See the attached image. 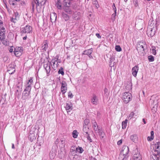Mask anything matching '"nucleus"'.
<instances>
[{
    "label": "nucleus",
    "mask_w": 160,
    "mask_h": 160,
    "mask_svg": "<svg viewBox=\"0 0 160 160\" xmlns=\"http://www.w3.org/2000/svg\"><path fill=\"white\" fill-rule=\"evenodd\" d=\"M155 150L150 156V160H160V142H158L155 145Z\"/></svg>",
    "instance_id": "1"
},
{
    "label": "nucleus",
    "mask_w": 160,
    "mask_h": 160,
    "mask_svg": "<svg viewBox=\"0 0 160 160\" xmlns=\"http://www.w3.org/2000/svg\"><path fill=\"white\" fill-rule=\"evenodd\" d=\"M146 47V45L144 43L140 42L137 43V49L140 55H144L145 53L144 50Z\"/></svg>",
    "instance_id": "2"
},
{
    "label": "nucleus",
    "mask_w": 160,
    "mask_h": 160,
    "mask_svg": "<svg viewBox=\"0 0 160 160\" xmlns=\"http://www.w3.org/2000/svg\"><path fill=\"white\" fill-rule=\"evenodd\" d=\"M131 94L128 92L124 93L122 94V99L125 103H127L132 99Z\"/></svg>",
    "instance_id": "3"
},
{
    "label": "nucleus",
    "mask_w": 160,
    "mask_h": 160,
    "mask_svg": "<svg viewBox=\"0 0 160 160\" xmlns=\"http://www.w3.org/2000/svg\"><path fill=\"white\" fill-rule=\"evenodd\" d=\"M46 1L44 0V2L42 0L40 2H39V0H32V9L33 10L35 9V8H37L38 7L40 6L44 5Z\"/></svg>",
    "instance_id": "4"
},
{
    "label": "nucleus",
    "mask_w": 160,
    "mask_h": 160,
    "mask_svg": "<svg viewBox=\"0 0 160 160\" xmlns=\"http://www.w3.org/2000/svg\"><path fill=\"white\" fill-rule=\"evenodd\" d=\"M51 62L48 61L44 62L43 67L46 71L48 76L51 72Z\"/></svg>",
    "instance_id": "5"
},
{
    "label": "nucleus",
    "mask_w": 160,
    "mask_h": 160,
    "mask_svg": "<svg viewBox=\"0 0 160 160\" xmlns=\"http://www.w3.org/2000/svg\"><path fill=\"white\" fill-rule=\"evenodd\" d=\"M65 5L67 6L64 8L65 12L68 14H72L73 13V12L71 10V9L69 8V5L70 4V2L69 0H65Z\"/></svg>",
    "instance_id": "6"
},
{
    "label": "nucleus",
    "mask_w": 160,
    "mask_h": 160,
    "mask_svg": "<svg viewBox=\"0 0 160 160\" xmlns=\"http://www.w3.org/2000/svg\"><path fill=\"white\" fill-rule=\"evenodd\" d=\"M32 28L30 25H26L22 29L21 32L22 33H29L31 32Z\"/></svg>",
    "instance_id": "7"
},
{
    "label": "nucleus",
    "mask_w": 160,
    "mask_h": 160,
    "mask_svg": "<svg viewBox=\"0 0 160 160\" xmlns=\"http://www.w3.org/2000/svg\"><path fill=\"white\" fill-rule=\"evenodd\" d=\"M14 54L16 57L20 56L22 54L23 50L21 47H17L14 49Z\"/></svg>",
    "instance_id": "8"
},
{
    "label": "nucleus",
    "mask_w": 160,
    "mask_h": 160,
    "mask_svg": "<svg viewBox=\"0 0 160 160\" xmlns=\"http://www.w3.org/2000/svg\"><path fill=\"white\" fill-rule=\"evenodd\" d=\"M156 28H151V27L148 28L147 31V34L149 37H152L153 36L156 31Z\"/></svg>",
    "instance_id": "9"
},
{
    "label": "nucleus",
    "mask_w": 160,
    "mask_h": 160,
    "mask_svg": "<svg viewBox=\"0 0 160 160\" xmlns=\"http://www.w3.org/2000/svg\"><path fill=\"white\" fill-rule=\"evenodd\" d=\"M129 152L128 147L126 146H124L122 148L120 153L127 156Z\"/></svg>",
    "instance_id": "10"
},
{
    "label": "nucleus",
    "mask_w": 160,
    "mask_h": 160,
    "mask_svg": "<svg viewBox=\"0 0 160 160\" xmlns=\"http://www.w3.org/2000/svg\"><path fill=\"white\" fill-rule=\"evenodd\" d=\"M30 94V92L24 91L22 93V98L24 100L28 99Z\"/></svg>",
    "instance_id": "11"
},
{
    "label": "nucleus",
    "mask_w": 160,
    "mask_h": 160,
    "mask_svg": "<svg viewBox=\"0 0 160 160\" xmlns=\"http://www.w3.org/2000/svg\"><path fill=\"white\" fill-rule=\"evenodd\" d=\"M65 108L67 112H70L73 108L71 102H68L67 103Z\"/></svg>",
    "instance_id": "12"
},
{
    "label": "nucleus",
    "mask_w": 160,
    "mask_h": 160,
    "mask_svg": "<svg viewBox=\"0 0 160 160\" xmlns=\"http://www.w3.org/2000/svg\"><path fill=\"white\" fill-rule=\"evenodd\" d=\"M151 27V28H156V22L152 19H150L148 22V28Z\"/></svg>",
    "instance_id": "13"
},
{
    "label": "nucleus",
    "mask_w": 160,
    "mask_h": 160,
    "mask_svg": "<svg viewBox=\"0 0 160 160\" xmlns=\"http://www.w3.org/2000/svg\"><path fill=\"white\" fill-rule=\"evenodd\" d=\"M138 70V67L137 66H135L132 69V73L133 75L135 77L137 76V72Z\"/></svg>",
    "instance_id": "14"
},
{
    "label": "nucleus",
    "mask_w": 160,
    "mask_h": 160,
    "mask_svg": "<svg viewBox=\"0 0 160 160\" xmlns=\"http://www.w3.org/2000/svg\"><path fill=\"white\" fill-rule=\"evenodd\" d=\"M133 160H142V158L140 153L135 154L133 156Z\"/></svg>",
    "instance_id": "15"
},
{
    "label": "nucleus",
    "mask_w": 160,
    "mask_h": 160,
    "mask_svg": "<svg viewBox=\"0 0 160 160\" xmlns=\"http://www.w3.org/2000/svg\"><path fill=\"white\" fill-rule=\"evenodd\" d=\"M48 47V43L46 41H44L42 44L41 48L43 52L45 51L47 49Z\"/></svg>",
    "instance_id": "16"
},
{
    "label": "nucleus",
    "mask_w": 160,
    "mask_h": 160,
    "mask_svg": "<svg viewBox=\"0 0 160 160\" xmlns=\"http://www.w3.org/2000/svg\"><path fill=\"white\" fill-rule=\"evenodd\" d=\"M33 83V80L32 78H31L29 80L27 81L26 84L25 85L28 87H30V88H32V85Z\"/></svg>",
    "instance_id": "17"
},
{
    "label": "nucleus",
    "mask_w": 160,
    "mask_h": 160,
    "mask_svg": "<svg viewBox=\"0 0 160 160\" xmlns=\"http://www.w3.org/2000/svg\"><path fill=\"white\" fill-rule=\"evenodd\" d=\"M57 18V15L55 13H53L50 14V19L51 22H54L56 21Z\"/></svg>",
    "instance_id": "18"
},
{
    "label": "nucleus",
    "mask_w": 160,
    "mask_h": 160,
    "mask_svg": "<svg viewBox=\"0 0 160 160\" xmlns=\"http://www.w3.org/2000/svg\"><path fill=\"white\" fill-rule=\"evenodd\" d=\"M98 99L97 96L95 95H93L92 98L91 102L93 104H97L98 103Z\"/></svg>",
    "instance_id": "19"
},
{
    "label": "nucleus",
    "mask_w": 160,
    "mask_h": 160,
    "mask_svg": "<svg viewBox=\"0 0 160 160\" xmlns=\"http://www.w3.org/2000/svg\"><path fill=\"white\" fill-rule=\"evenodd\" d=\"M115 60L114 57L113 56H111L110 58V66L112 67L114 66L115 62H112Z\"/></svg>",
    "instance_id": "20"
},
{
    "label": "nucleus",
    "mask_w": 160,
    "mask_h": 160,
    "mask_svg": "<svg viewBox=\"0 0 160 160\" xmlns=\"http://www.w3.org/2000/svg\"><path fill=\"white\" fill-rule=\"evenodd\" d=\"M89 128L87 127L86 126L84 125V128L83 129V134L86 136L87 134H88V132L89 131Z\"/></svg>",
    "instance_id": "21"
},
{
    "label": "nucleus",
    "mask_w": 160,
    "mask_h": 160,
    "mask_svg": "<svg viewBox=\"0 0 160 160\" xmlns=\"http://www.w3.org/2000/svg\"><path fill=\"white\" fill-rule=\"evenodd\" d=\"M130 139L133 142H136L138 140V137L136 135H132L130 136Z\"/></svg>",
    "instance_id": "22"
},
{
    "label": "nucleus",
    "mask_w": 160,
    "mask_h": 160,
    "mask_svg": "<svg viewBox=\"0 0 160 160\" xmlns=\"http://www.w3.org/2000/svg\"><path fill=\"white\" fill-rule=\"evenodd\" d=\"M127 157V156L120 153L119 155L118 159L119 160H126Z\"/></svg>",
    "instance_id": "23"
},
{
    "label": "nucleus",
    "mask_w": 160,
    "mask_h": 160,
    "mask_svg": "<svg viewBox=\"0 0 160 160\" xmlns=\"http://www.w3.org/2000/svg\"><path fill=\"white\" fill-rule=\"evenodd\" d=\"M62 17L66 21H68L69 19V16L64 12L62 13Z\"/></svg>",
    "instance_id": "24"
},
{
    "label": "nucleus",
    "mask_w": 160,
    "mask_h": 160,
    "mask_svg": "<svg viewBox=\"0 0 160 160\" xmlns=\"http://www.w3.org/2000/svg\"><path fill=\"white\" fill-rule=\"evenodd\" d=\"M99 136L101 138H104L105 136L104 132L102 130H99L98 132Z\"/></svg>",
    "instance_id": "25"
},
{
    "label": "nucleus",
    "mask_w": 160,
    "mask_h": 160,
    "mask_svg": "<svg viewBox=\"0 0 160 160\" xmlns=\"http://www.w3.org/2000/svg\"><path fill=\"white\" fill-rule=\"evenodd\" d=\"M93 49L92 48H91L85 51V54L88 55L89 57H90V55H91L92 53V52Z\"/></svg>",
    "instance_id": "26"
},
{
    "label": "nucleus",
    "mask_w": 160,
    "mask_h": 160,
    "mask_svg": "<svg viewBox=\"0 0 160 160\" xmlns=\"http://www.w3.org/2000/svg\"><path fill=\"white\" fill-rule=\"evenodd\" d=\"M128 122V120L127 119H126L124 121L122 122V128L123 129H125L126 128Z\"/></svg>",
    "instance_id": "27"
},
{
    "label": "nucleus",
    "mask_w": 160,
    "mask_h": 160,
    "mask_svg": "<svg viewBox=\"0 0 160 160\" xmlns=\"http://www.w3.org/2000/svg\"><path fill=\"white\" fill-rule=\"evenodd\" d=\"M10 68V67H9L8 68V72L10 74H13L14 72H15V68H11V69H9V68Z\"/></svg>",
    "instance_id": "28"
},
{
    "label": "nucleus",
    "mask_w": 160,
    "mask_h": 160,
    "mask_svg": "<svg viewBox=\"0 0 160 160\" xmlns=\"http://www.w3.org/2000/svg\"><path fill=\"white\" fill-rule=\"evenodd\" d=\"M60 0H58L57 2L56 3V6L59 9H60L61 8V3L60 2Z\"/></svg>",
    "instance_id": "29"
},
{
    "label": "nucleus",
    "mask_w": 160,
    "mask_h": 160,
    "mask_svg": "<svg viewBox=\"0 0 160 160\" xmlns=\"http://www.w3.org/2000/svg\"><path fill=\"white\" fill-rule=\"evenodd\" d=\"M77 152L80 153H82L83 151V150L82 147H78L76 149Z\"/></svg>",
    "instance_id": "30"
},
{
    "label": "nucleus",
    "mask_w": 160,
    "mask_h": 160,
    "mask_svg": "<svg viewBox=\"0 0 160 160\" xmlns=\"http://www.w3.org/2000/svg\"><path fill=\"white\" fill-rule=\"evenodd\" d=\"M92 128L95 131H97L98 132L99 130H100L98 128V126L97 123H96V125H95V124H93Z\"/></svg>",
    "instance_id": "31"
},
{
    "label": "nucleus",
    "mask_w": 160,
    "mask_h": 160,
    "mask_svg": "<svg viewBox=\"0 0 160 160\" xmlns=\"http://www.w3.org/2000/svg\"><path fill=\"white\" fill-rule=\"evenodd\" d=\"M65 140H61V142L60 143V147L61 148H64L65 147Z\"/></svg>",
    "instance_id": "32"
},
{
    "label": "nucleus",
    "mask_w": 160,
    "mask_h": 160,
    "mask_svg": "<svg viewBox=\"0 0 160 160\" xmlns=\"http://www.w3.org/2000/svg\"><path fill=\"white\" fill-rule=\"evenodd\" d=\"M5 28L3 27L1 28V30H0V36H3L5 34Z\"/></svg>",
    "instance_id": "33"
},
{
    "label": "nucleus",
    "mask_w": 160,
    "mask_h": 160,
    "mask_svg": "<svg viewBox=\"0 0 160 160\" xmlns=\"http://www.w3.org/2000/svg\"><path fill=\"white\" fill-rule=\"evenodd\" d=\"M72 136L74 138H76L78 136V132L76 130H74L72 132Z\"/></svg>",
    "instance_id": "34"
},
{
    "label": "nucleus",
    "mask_w": 160,
    "mask_h": 160,
    "mask_svg": "<svg viewBox=\"0 0 160 160\" xmlns=\"http://www.w3.org/2000/svg\"><path fill=\"white\" fill-rule=\"evenodd\" d=\"M55 61L56 62V61H54L53 62V61H52L53 65L52 66V68L54 70H55L58 67L57 64L55 63Z\"/></svg>",
    "instance_id": "35"
},
{
    "label": "nucleus",
    "mask_w": 160,
    "mask_h": 160,
    "mask_svg": "<svg viewBox=\"0 0 160 160\" xmlns=\"http://www.w3.org/2000/svg\"><path fill=\"white\" fill-rule=\"evenodd\" d=\"M18 19L16 17H14L13 16L11 19V21L12 22H13L14 23L18 21Z\"/></svg>",
    "instance_id": "36"
},
{
    "label": "nucleus",
    "mask_w": 160,
    "mask_h": 160,
    "mask_svg": "<svg viewBox=\"0 0 160 160\" xmlns=\"http://www.w3.org/2000/svg\"><path fill=\"white\" fill-rule=\"evenodd\" d=\"M58 74H61L62 75H63L64 74V72L63 71V69L61 67L59 71H58Z\"/></svg>",
    "instance_id": "37"
},
{
    "label": "nucleus",
    "mask_w": 160,
    "mask_h": 160,
    "mask_svg": "<svg viewBox=\"0 0 160 160\" xmlns=\"http://www.w3.org/2000/svg\"><path fill=\"white\" fill-rule=\"evenodd\" d=\"M67 87L61 88V91L62 94L66 92Z\"/></svg>",
    "instance_id": "38"
},
{
    "label": "nucleus",
    "mask_w": 160,
    "mask_h": 160,
    "mask_svg": "<svg viewBox=\"0 0 160 160\" xmlns=\"http://www.w3.org/2000/svg\"><path fill=\"white\" fill-rule=\"evenodd\" d=\"M148 58L149 62H152L154 61V58L151 55L149 56Z\"/></svg>",
    "instance_id": "39"
},
{
    "label": "nucleus",
    "mask_w": 160,
    "mask_h": 160,
    "mask_svg": "<svg viewBox=\"0 0 160 160\" xmlns=\"http://www.w3.org/2000/svg\"><path fill=\"white\" fill-rule=\"evenodd\" d=\"M115 49L116 51L120 52L122 50L121 48L119 45H116L115 47Z\"/></svg>",
    "instance_id": "40"
},
{
    "label": "nucleus",
    "mask_w": 160,
    "mask_h": 160,
    "mask_svg": "<svg viewBox=\"0 0 160 160\" xmlns=\"http://www.w3.org/2000/svg\"><path fill=\"white\" fill-rule=\"evenodd\" d=\"M31 88L30 87H28L25 86V88L24 91H28V92H31Z\"/></svg>",
    "instance_id": "41"
},
{
    "label": "nucleus",
    "mask_w": 160,
    "mask_h": 160,
    "mask_svg": "<svg viewBox=\"0 0 160 160\" xmlns=\"http://www.w3.org/2000/svg\"><path fill=\"white\" fill-rule=\"evenodd\" d=\"M116 15V12L113 13L111 19L112 21H114L115 20V17Z\"/></svg>",
    "instance_id": "42"
},
{
    "label": "nucleus",
    "mask_w": 160,
    "mask_h": 160,
    "mask_svg": "<svg viewBox=\"0 0 160 160\" xmlns=\"http://www.w3.org/2000/svg\"><path fill=\"white\" fill-rule=\"evenodd\" d=\"M67 87V84L65 81L62 82V86L61 88H64Z\"/></svg>",
    "instance_id": "43"
},
{
    "label": "nucleus",
    "mask_w": 160,
    "mask_h": 160,
    "mask_svg": "<svg viewBox=\"0 0 160 160\" xmlns=\"http://www.w3.org/2000/svg\"><path fill=\"white\" fill-rule=\"evenodd\" d=\"M84 124L85 125H84L86 126V125H88V124L89 123L90 121H89V119H86L84 120Z\"/></svg>",
    "instance_id": "44"
},
{
    "label": "nucleus",
    "mask_w": 160,
    "mask_h": 160,
    "mask_svg": "<svg viewBox=\"0 0 160 160\" xmlns=\"http://www.w3.org/2000/svg\"><path fill=\"white\" fill-rule=\"evenodd\" d=\"M3 38V37H1V38L2 39V41H1V42H2V43L4 45H7L8 44V43L6 41L4 40H2Z\"/></svg>",
    "instance_id": "45"
},
{
    "label": "nucleus",
    "mask_w": 160,
    "mask_h": 160,
    "mask_svg": "<svg viewBox=\"0 0 160 160\" xmlns=\"http://www.w3.org/2000/svg\"><path fill=\"white\" fill-rule=\"evenodd\" d=\"M68 96L69 98H71L73 97V95L71 92H69L68 93Z\"/></svg>",
    "instance_id": "46"
},
{
    "label": "nucleus",
    "mask_w": 160,
    "mask_h": 160,
    "mask_svg": "<svg viewBox=\"0 0 160 160\" xmlns=\"http://www.w3.org/2000/svg\"><path fill=\"white\" fill-rule=\"evenodd\" d=\"M85 136L90 141V142H92V140L89 135V134H87V135Z\"/></svg>",
    "instance_id": "47"
},
{
    "label": "nucleus",
    "mask_w": 160,
    "mask_h": 160,
    "mask_svg": "<svg viewBox=\"0 0 160 160\" xmlns=\"http://www.w3.org/2000/svg\"><path fill=\"white\" fill-rule=\"evenodd\" d=\"M112 8L113 10L114 11V12H116V11H117V9H116V7L115 6V4L114 3H113L112 5Z\"/></svg>",
    "instance_id": "48"
},
{
    "label": "nucleus",
    "mask_w": 160,
    "mask_h": 160,
    "mask_svg": "<svg viewBox=\"0 0 160 160\" xmlns=\"http://www.w3.org/2000/svg\"><path fill=\"white\" fill-rule=\"evenodd\" d=\"M134 113L133 112H131L130 115H129V118L131 119L134 116Z\"/></svg>",
    "instance_id": "49"
},
{
    "label": "nucleus",
    "mask_w": 160,
    "mask_h": 160,
    "mask_svg": "<svg viewBox=\"0 0 160 160\" xmlns=\"http://www.w3.org/2000/svg\"><path fill=\"white\" fill-rule=\"evenodd\" d=\"M55 156V154L54 153L51 154L50 155V158L51 159L54 158Z\"/></svg>",
    "instance_id": "50"
},
{
    "label": "nucleus",
    "mask_w": 160,
    "mask_h": 160,
    "mask_svg": "<svg viewBox=\"0 0 160 160\" xmlns=\"http://www.w3.org/2000/svg\"><path fill=\"white\" fill-rule=\"evenodd\" d=\"M154 132L153 131H151L150 132L151 139H152V138H154Z\"/></svg>",
    "instance_id": "51"
},
{
    "label": "nucleus",
    "mask_w": 160,
    "mask_h": 160,
    "mask_svg": "<svg viewBox=\"0 0 160 160\" xmlns=\"http://www.w3.org/2000/svg\"><path fill=\"white\" fill-rule=\"evenodd\" d=\"M151 136H148L147 138V140L149 141H151L153 139V138H152V139H151Z\"/></svg>",
    "instance_id": "52"
},
{
    "label": "nucleus",
    "mask_w": 160,
    "mask_h": 160,
    "mask_svg": "<svg viewBox=\"0 0 160 160\" xmlns=\"http://www.w3.org/2000/svg\"><path fill=\"white\" fill-rule=\"evenodd\" d=\"M122 140L121 139L118 142L117 144L118 145H120L122 143Z\"/></svg>",
    "instance_id": "53"
},
{
    "label": "nucleus",
    "mask_w": 160,
    "mask_h": 160,
    "mask_svg": "<svg viewBox=\"0 0 160 160\" xmlns=\"http://www.w3.org/2000/svg\"><path fill=\"white\" fill-rule=\"evenodd\" d=\"M92 124H95V125H96L97 122H96L95 120L94 119H92Z\"/></svg>",
    "instance_id": "54"
},
{
    "label": "nucleus",
    "mask_w": 160,
    "mask_h": 160,
    "mask_svg": "<svg viewBox=\"0 0 160 160\" xmlns=\"http://www.w3.org/2000/svg\"><path fill=\"white\" fill-rule=\"evenodd\" d=\"M152 53L153 55H155L156 54V51L155 49H152Z\"/></svg>",
    "instance_id": "55"
},
{
    "label": "nucleus",
    "mask_w": 160,
    "mask_h": 160,
    "mask_svg": "<svg viewBox=\"0 0 160 160\" xmlns=\"http://www.w3.org/2000/svg\"><path fill=\"white\" fill-rule=\"evenodd\" d=\"M96 36L99 38H101V36H100V34L99 33H96Z\"/></svg>",
    "instance_id": "56"
},
{
    "label": "nucleus",
    "mask_w": 160,
    "mask_h": 160,
    "mask_svg": "<svg viewBox=\"0 0 160 160\" xmlns=\"http://www.w3.org/2000/svg\"><path fill=\"white\" fill-rule=\"evenodd\" d=\"M59 141V139L58 138H57L55 141V143L56 144H57L58 143Z\"/></svg>",
    "instance_id": "57"
},
{
    "label": "nucleus",
    "mask_w": 160,
    "mask_h": 160,
    "mask_svg": "<svg viewBox=\"0 0 160 160\" xmlns=\"http://www.w3.org/2000/svg\"><path fill=\"white\" fill-rule=\"evenodd\" d=\"M14 17H16L18 19V14L17 13H15V16Z\"/></svg>",
    "instance_id": "58"
},
{
    "label": "nucleus",
    "mask_w": 160,
    "mask_h": 160,
    "mask_svg": "<svg viewBox=\"0 0 160 160\" xmlns=\"http://www.w3.org/2000/svg\"><path fill=\"white\" fill-rule=\"evenodd\" d=\"M108 90L106 88H104V92L105 93H107L108 92Z\"/></svg>",
    "instance_id": "59"
},
{
    "label": "nucleus",
    "mask_w": 160,
    "mask_h": 160,
    "mask_svg": "<svg viewBox=\"0 0 160 160\" xmlns=\"http://www.w3.org/2000/svg\"><path fill=\"white\" fill-rule=\"evenodd\" d=\"M4 7H5L7 8H8V7L7 4H6V2L4 1Z\"/></svg>",
    "instance_id": "60"
},
{
    "label": "nucleus",
    "mask_w": 160,
    "mask_h": 160,
    "mask_svg": "<svg viewBox=\"0 0 160 160\" xmlns=\"http://www.w3.org/2000/svg\"><path fill=\"white\" fill-rule=\"evenodd\" d=\"M134 3L135 7H137L138 6V3L137 1H135V3Z\"/></svg>",
    "instance_id": "61"
},
{
    "label": "nucleus",
    "mask_w": 160,
    "mask_h": 160,
    "mask_svg": "<svg viewBox=\"0 0 160 160\" xmlns=\"http://www.w3.org/2000/svg\"><path fill=\"white\" fill-rule=\"evenodd\" d=\"M129 88L128 89V90H131L132 89V85L131 84L129 86Z\"/></svg>",
    "instance_id": "62"
},
{
    "label": "nucleus",
    "mask_w": 160,
    "mask_h": 160,
    "mask_svg": "<svg viewBox=\"0 0 160 160\" xmlns=\"http://www.w3.org/2000/svg\"><path fill=\"white\" fill-rule=\"evenodd\" d=\"M72 152H73L74 151H75L74 149H75V146H72Z\"/></svg>",
    "instance_id": "63"
},
{
    "label": "nucleus",
    "mask_w": 160,
    "mask_h": 160,
    "mask_svg": "<svg viewBox=\"0 0 160 160\" xmlns=\"http://www.w3.org/2000/svg\"><path fill=\"white\" fill-rule=\"evenodd\" d=\"M13 49L12 48H10L9 50V52H13Z\"/></svg>",
    "instance_id": "64"
}]
</instances>
